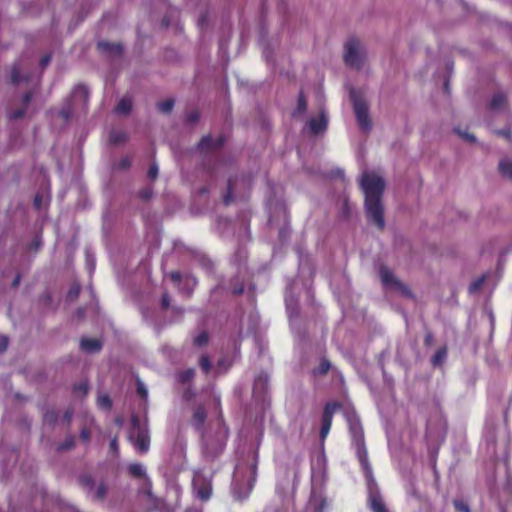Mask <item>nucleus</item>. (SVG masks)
<instances>
[{"instance_id":"1","label":"nucleus","mask_w":512,"mask_h":512,"mask_svg":"<svg viewBox=\"0 0 512 512\" xmlns=\"http://www.w3.org/2000/svg\"><path fill=\"white\" fill-rule=\"evenodd\" d=\"M348 425L352 438V445L355 448L357 458L367 480L369 506L373 512H388L373 477L372 467L369 463L368 453L365 447L364 433L359 418L356 415L349 416Z\"/></svg>"},{"instance_id":"2","label":"nucleus","mask_w":512,"mask_h":512,"mask_svg":"<svg viewBox=\"0 0 512 512\" xmlns=\"http://www.w3.org/2000/svg\"><path fill=\"white\" fill-rule=\"evenodd\" d=\"M386 183L384 178L374 171H364L360 177V187L364 193L365 211L370 222L379 229L385 226L382 196Z\"/></svg>"},{"instance_id":"3","label":"nucleus","mask_w":512,"mask_h":512,"mask_svg":"<svg viewBox=\"0 0 512 512\" xmlns=\"http://www.w3.org/2000/svg\"><path fill=\"white\" fill-rule=\"evenodd\" d=\"M257 456L249 452L235 466L231 492L235 500H245L256 482Z\"/></svg>"},{"instance_id":"4","label":"nucleus","mask_w":512,"mask_h":512,"mask_svg":"<svg viewBox=\"0 0 512 512\" xmlns=\"http://www.w3.org/2000/svg\"><path fill=\"white\" fill-rule=\"evenodd\" d=\"M229 431L223 419L219 417L201 433V453L203 457L212 461L220 456L227 444Z\"/></svg>"},{"instance_id":"5","label":"nucleus","mask_w":512,"mask_h":512,"mask_svg":"<svg viewBox=\"0 0 512 512\" xmlns=\"http://www.w3.org/2000/svg\"><path fill=\"white\" fill-rule=\"evenodd\" d=\"M128 439L138 453L145 454L149 451V428L147 424H141L138 416L136 415L132 416Z\"/></svg>"},{"instance_id":"6","label":"nucleus","mask_w":512,"mask_h":512,"mask_svg":"<svg viewBox=\"0 0 512 512\" xmlns=\"http://www.w3.org/2000/svg\"><path fill=\"white\" fill-rule=\"evenodd\" d=\"M350 98L353 104L356 121L359 127L363 131L369 132L372 128V122L369 116V109L367 103L365 102V100L358 96L354 89L350 91Z\"/></svg>"},{"instance_id":"7","label":"nucleus","mask_w":512,"mask_h":512,"mask_svg":"<svg viewBox=\"0 0 512 512\" xmlns=\"http://www.w3.org/2000/svg\"><path fill=\"white\" fill-rule=\"evenodd\" d=\"M365 57L364 49L360 41L356 38L347 40L344 46V61L347 65L359 69L361 68Z\"/></svg>"},{"instance_id":"8","label":"nucleus","mask_w":512,"mask_h":512,"mask_svg":"<svg viewBox=\"0 0 512 512\" xmlns=\"http://www.w3.org/2000/svg\"><path fill=\"white\" fill-rule=\"evenodd\" d=\"M379 275L381 283L385 289L397 292L407 298L412 297V293L409 288L403 284L387 267L381 266Z\"/></svg>"},{"instance_id":"9","label":"nucleus","mask_w":512,"mask_h":512,"mask_svg":"<svg viewBox=\"0 0 512 512\" xmlns=\"http://www.w3.org/2000/svg\"><path fill=\"white\" fill-rule=\"evenodd\" d=\"M193 488L199 499L206 501L210 498L212 487L210 478H206L202 473H196L193 477Z\"/></svg>"},{"instance_id":"10","label":"nucleus","mask_w":512,"mask_h":512,"mask_svg":"<svg viewBox=\"0 0 512 512\" xmlns=\"http://www.w3.org/2000/svg\"><path fill=\"white\" fill-rule=\"evenodd\" d=\"M338 408L339 405L337 403H328L324 408L320 429V438L322 441L329 434L332 425L333 414Z\"/></svg>"},{"instance_id":"11","label":"nucleus","mask_w":512,"mask_h":512,"mask_svg":"<svg viewBox=\"0 0 512 512\" xmlns=\"http://www.w3.org/2000/svg\"><path fill=\"white\" fill-rule=\"evenodd\" d=\"M250 183L245 178H236V179H230L228 182V191L227 194L224 196L223 201L225 205H229L234 198H237L239 196V188H249Z\"/></svg>"},{"instance_id":"12","label":"nucleus","mask_w":512,"mask_h":512,"mask_svg":"<svg viewBox=\"0 0 512 512\" xmlns=\"http://www.w3.org/2000/svg\"><path fill=\"white\" fill-rule=\"evenodd\" d=\"M74 106H79L84 112L87 110L89 102V90L84 85L74 87L71 95Z\"/></svg>"},{"instance_id":"13","label":"nucleus","mask_w":512,"mask_h":512,"mask_svg":"<svg viewBox=\"0 0 512 512\" xmlns=\"http://www.w3.org/2000/svg\"><path fill=\"white\" fill-rule=\"evenodd\" d=\"M285 304H286V310L287 314L290 320L291 328L294 329V327L297 324V318H298V300L290 293H286L285 295Z\"/></svg>"},{"instance_id":"14","label":"nucleus","mask_w":512,"mask_h":512,"mask_svg":"<svg viewBox=\"0 0 512 512\" xmlns=\"http://www.w3.org/2000/svg\"><path fill=\"white\" fill-rule=\"evenodd\" d=\"M30 80V75L26 71L25 67L20 63L16 62L11 68L10 81L14 85L26 83Z\"/></svg>"},{"instance_id":"15","label":"nucleus","mask_w":512,"mask_h":512,"mask_svg":"<svg viewBox=\"0 0 512 512\" xmlns=\"http://www.w3.org/2000/svg\"><path fill=\"white\" fill-rule=\"evenodd\" d=\"M328 124V115L324 109L320 110L318 118H311L308 127L313 134H319L326 130Z\"/></svg>"},{"instance_id":"16","label":"nucleus","mask_w":512,"mask_h":512,"mask_svg":"<svg viewBox=\"0 0 512 512\" xmlns=\"http://www.w3.org/2000/svg\"><path fill=\"white\" fill-rule=\"evenodd\" d=\"M207 418V412L203 405H198L193 412L192 419H191V425L195 430L202 433L205 428H203V425Z\"/></svg>"},{"instance_id":"17","label":"nucleus","mask_w":512,"mask_h":512,"mask_svg":"<svg viewBox=\"0 0 512 512\" xmlns=\"http://www.w3.org/2000/svg\"><path fill=\"white\" fill-rule=\"evenodd\" d=\"M269 376L266 373H260L253 385V394L257 397H261L267 390Z\"/></svg>"},{"instance_id":"18","label":"nucleus","mask_w":512,"mask_h":512,"mask_svg":"<svg viewBox=\"0 0 512 512\" xmlns=\"http://www.w3.org/2000/svg\"><path fill=\"white\" fill-rule=\"evenodd\" d=\"M32 98H33V94L31 92L26 93L22 98L23 107L18 108L14 111H11L8 114L9 119L10 120H18V119H21L22 117H24V115L26 113V109H27L28 105L30 104Z\"/></svg>"},{"instance_id":"19","label":"nucleus","mask_w":512,"mask_h":512,"mask_svg":"<svg viewBox=\"0 0 512 512\" xmlns=\"http://www.w3.org/2000/svg\"><path fill=\"white\" fill-rule=\"evenodd\" d=\"M98 49L109 55H120L122 52V45L119 43H109L106 41L98 42Z\"/></svg>"},{"instance_id":"20","label":"nucleus","mask_w":512,"mask_h":512,"mask_svg":"<svg viewBox=\"0 0 512 512\" xmlns=\"http://www.w3.org/2000/svg\"><path fill=\"white\" fill-rule=\"evenodd\" d=\"M80 347L87 353L99 352L102 348V343L98 339H87L83 338L80 342Z\"/></svg>"},{"instance_id":"21","label":"nucleus","mask_w":512,"mask_h":512,"mask_svg":"<svg viewBox=\"0 0 512 512\" xmlns=\"http://www.w3.org/2000/svg\"><path fill=\"white\" fill-rule=\"evenodd\" d=\"M197 285V280L195 277L191 275L184 276L182 284L179 286L180 290L184 292L186 295H190Z\"/></svg>"},{"instance_id":"22","label":"nucleus","mask_w":512,"mask_h":512,"mask_svg":"<svg viewBox=\"0 0 512 512\" xmlns=\"http://www.w3.org/2000/svg\"><path fill=\"white\" fill-rule=\"evenodd\" d=\"M128 472L136 478L146 477V468L141 463H132L128 466Z\"/></svg>"},{"instance_id":"23","label":"nucleus","mask_w":512,"mask_h":512,"mask_svg":"<svg viewBox=\"0 0 512 512\" xmlns=\"http://www.w3.org/2000/svg\"><path fill=\"white\" fill-rule=\"evenodd\" d=\"M506 96L502 93H496L491 100V109L495 111L502 110L506 105Z\"/></svg>"},{"instance_id":"24","label":"nucleus","mask_w":512,"mask_h":512,"mask_svg":"<svg viewBox=\"0 0 512 512\" xmlns=\"http://www.w3.org/2000/svg\"><path fill=\"white\" fill-rule=\"evenodd\" d=\"M131 108H132V101L129 98L124 97L119 101V103L115 107V112L117 114L126 115L131 111Z\"/></svg>"},{"instance_id":"25","label":"nucleus","mask_w":512,"mask_h":512,"mask_svg":"<svg viewBox=\"0 0 512 512\" xmlns=\"http://www.w3.org/2000/svg\"><path fill=\"white\" fill-rule=\"evenodd\" d=\"M324 504V500L313 495L309 500L308 507L312 512H323Z\"/></svg>"},{"instance_id":"26","label":"nucleus","mask_w":512,"mask_h":512,"mask_svg":"<svg viewBox=\"0 0 512 512\" xmlns=\"http://www.w3.org/2000/svg\"><path fill=\"white\" fill-rule=\"evenodd\" d=\"M499 170L504 177L512 181V161L508 159L501 160Z\"/></svg>"},{"instance_id":"27","label":"nucleus","mask_w":512,"mask_h":512,"mask_svg":"<svg viewBox=\"0 0 512 512\" xmlns=\"http://www.w3.org/2000/svg\"><path fill=\"white\" fill-rule=\"evenodd\" d=\"M128 136L127 133L123 130H112L110 132V142L114 144H121L127 140Z\"/></svg>"},{"instance_id":"28","label":"nucleus","mask_w":512,"mask_h":512,"mask_svg":"<svg viewBox=\"0 0 512 512\" xmlns=\"http://www.w3.org/2000/svg\"><path fill=\"white\" fill-rule=\"evenodd\" d=\"M331 368V363L327 359H322L319 366L313 370L314 375H323Z\"/></svg>"},{"instance_id":"29","label":"nucleus","mask_w":512,"mask_h":512,"mask_svg":"<svg viewBox=\"0 0 512 512\" xmlns=\"http://www.w3.org/2000/svg\"><path fill=\"white\" fill-rule=\"evenodd\" d=\"M279 208L280 211H282V213L285 215L286 214V207L284 204L282 203H272V202H269L268 203V211H269V215H270V218H269V221L272 222L273 220V217H274V213L276 212V210Z\"/></svg>"},{"instance_id":"30","label":"nucleus","mask_w":512,"mask_h":512,"mask_svg":"<svg viewBox=\"0 0 512 512\" xmlns=\"http://www.w3.org/2000/svg\"><path fill=\"white\" fill-rule=\"evenodd\" d=\"M307 109V102L302 92H300L298 97L297 107L294 111V115L303 114Z\"/></svg>"},{"instance_id":"31","label":"nucleus","mask_w":512,"mask_h":512,"mask_svg":"<svg viewBox=\"0 0 512 512\" xmlns=\"http://www.w3.org/2000/svg\"><path fill=\"white\" fill-rule=\"evenodd\" d=\"M174 101L172 99H166L158 103L157 107L162 113H169L172 111Z\"/></svg>"},{"instance_id":"32","label":"nucleus","mask_w":512,"mask_h":512,"mask_svg":"<svg viewBox=\"0 0 512 512\" xmlns=\"http://www.w3.org/2000/svg\"><path fill=\"white\" fill-rule=\"evenodd\" d=\"M195 375L194 369H187L178 374L177 379L181 383L189 382Z\"/></svg>"},{"instance_id":"33","label":"nucleus","mask_w":512,"mask_h":512,"mask_svg":"<svg viewBox=\"0 0 512 512\" xmlns=\"http://www.w3.org/2000/svg\"><path fill=\"white\" fill-rule=\"evenodd\" d=\"M209 336L208 333L203 331L199 333L193 340L194 345L202 347L208 343Z\"/></svg>"},{"instance_id":"34","label":"nucleus","mask_w":512,"mask_h":512,"mask_svg":"<svg viewBox=\"0 0 512 512\" xmlns=\"http://www.w3.org/2000/svg\"><path fill=\"white\" fill-rule=\"evenodd\" d=\"M97 403H98V406L103 408V409H110L111 408V400L109 398L108 395L104 394V395H100L97 399Z\"/></svg>"},{"instance_id":"35","label":"nucleus","mask_w":512,"mask_h":512,"mask_svg":"<svg viewBox=\"0 0 512 512\" xmlns=\"http://www.w3.org/2000/svg\"><path fill=\"white\" fill-rule=\"evenodd\" d=\"M485 281V275L479 277L478 279H476L475 281H473L470 286H469V292L470 293H476L480 290V288L482 287L483 283Z\"/></svg>"},{"instance_id":"36","label":"nucleus","mask_w":512,"mask_h":512,"mask_svg":"<svg viewBox=\"0 0 512 512\" xmlns=\"http://www.w3.org/2000/svg\"><path fill=\"white\" fill-rule=\"evenodd\" d=\"M446 355H447V353H446V350H445V349H440V350H438V351L435 353V355L433 356V358H432V363H433L434 365H439V364H441V363L445 360Z\"/></svg>"},{"instance_id":"37","label":"nucleus","mask_w":512,"mask_h":512,"mask_svg":"<svg viewBox=\"0 0 512 512\" xmlns=\"http://www.w3.org/2000/svg\"><path fill=\"white\" fill-rule=\"evenodd\" d=\"M230 289L233 294H242L244 291L243 284L240 283L237 279L231 281Z\"/></svg>"},{"instance_id":"38","label":"nucleus","mask_w":512,"mask_h":512,"mask_svg":"<svg viewBox=\"0 0 512 512\" xmlns=\"http://www.w3.org/2000/svg\"><path fill=\"white\" fill-rule=\"evenodd\" d=\"M199 365L205 373H208L211 369V362L209 357L206 355L201 356L199 360Z\"/></svg>"},{"instance_id":"39","label":"nucleus","mask_w":512,"mask_h":512,"mask_svg":"<svg viewBox=\"0 0 512 512\" xmlns=\"http://www.w3.org/2000/svg\"><path fill=\"white\" fill-rule=\"evenodd\" d=\"M106 492L107 487L105 486V484L101 483L100 485L97 486L94 492V498L97 500H102L105 497Z\"/></svg>"},{"instance_id":"40","label":"nucleus","mask_w":512,"mask_h":512,"mask_svg":"<svg viewBox=\"0 0 512 512\" xmlns=\"http://www.w3.org/2000/svg\"><path fill=\"white\" fill-rule=\"evenodd\" d=\"M137 392L143 400H145V401L147 400L148 390H147L145 384L140 380H137Z\"/></svg>"},{"instance_id":"41","label":"nucleus","mask_w":512,"mask_h":512,"mask_svg":"<svg viewBox=\"0 0 512 512\" xmlns=\"http://www.w3.org/2000/svg\"><path fill=\"white\" fill-rule=\"evenodd\" d=\"M75 444V439L73 436H69L65 439L63 443L58 446V450H68L71 449Z\"/></svg>"},{"instance_id":"42","label":"nucleus","mask_w":512,"mask_h":512,"mask_svg":"<svg viewBox=\"0 0 512 512\" xmlns=\"http://www.w3.org/2000/svg\"><path fill=\"white\" fill-rule=\"evenodd\" d=\"M159 168L157 163H152L148 169L147 176L151 180H155L158 176Z\"/></svg>"},{"instance_id":"43","label":"nucleus","mask_w":512,"mask_h":512,"mask_svg":"<svg viewBox=\"0 0 512 512\" xmlns=\"http://www.w3.org/2000/svg\"><path fill=\"white\" fill-rule=\"evenodd\" d=\"M131 165V159L127 156L123 157L120 159V161L118 162V164L116 165V169L118 170H126L130 167Z\"/></svg>"},{"instance_id":"44","label":"nucleus","mask_w":512,"mask_h":512,"mask_svg":"<svg viewBox=\"0 0 512 512\" xmlns=\"http://www.w3.org/2000/svg\"><path fill=\"white\" fill-rule=\"evenodd\" d=\"M453 504L459 512H471L469 506L461 500H454Z\"/></svg>"},{"instance_id":"45","label":"nucleus","mask_w":512,"mask_h":512,"mask_svg":"<svg viewBox=\"0 0 512 512\" xmlns=\"http://www.w3.org/2000/svg\"><path fill=\"white\" fill-rule=\"evenodd\" d=\"M74 392L77 394L85 395L88 392L87 382H81L74 387Z\"/></svg>"},{"instance_id":"46","label":"nucleus","mask_w":512,"mask_h":512,"mask_svg":"<svg viewBox=\"0 0 512 512\" xmlns=\"http://www.w3.org/2000/svg\"><path fill=\"white\" fill-rule=\"evenodd\" d=\"M455 131L466 141L470 143L476 142V138L473 134H470L467 131H460L459 129H456Z\"/></svg>"},{"instance_id":"47","label":"nucleus","mask_w":512,"mask_h":512,"mask_svg":"<svg viewBox=\"0 0 512 512\" xmlns=\"http://www.w3.org/2000/svg\"><path fill=\"white\" fill-rule=\"evenodd\" d=\"M211 145H212V139L209 136H205L199 142L198 147L201 150H205V149H208Z\"/></svg>"},{"instance_id":"48","label":"nucleus","mask_w":512,"mask_h":512,"mask_svg":"<svg viewBox=\"0 0 512 512\" xmlns=\"http://www.w3.org/2000/svg\"><path fill=\"white\" fill-rule=\"evenodd\" d=\"M153 195V190L150 187L144 188L139 192V197L145 201L149 200Z\"/></svg>"},{"instance_id":"49","label":"nucleus","mask_w":512,"mask_h":512,"mask_svg":"<svg viewBox=\"0 0 512 512\" xmlns=\"http://www.w3.org/2000/svg\"><path fill=\"white\" fill-rule=\"evenodd\" d=\"M110 450L112 453H114L116 456L119 454V444H118V437L115 436L110 441Z\"/></svg>"},{"instance_id":"50","label":"nucleus","mask_w":512,"mask_h":512,"mask_svg":"<svg viewBox=\"0 0 512 512\" xmlns=\"http://www.w3.org/2000/svg\"><path fill=\"white\" fill-rule=\"evenodd\" d=\"M170 278L178 286H180L182 284V281L184 279V277L179 272H171L170 273Z\"/></svg>"},{"instance_id":"51","label":"nucleus","mask_w":512,"mask_h":512,"mask_svg":"<svg viewBox=\"0 0 512 512\" xmlns=\"http://www.w3.org/2000/svg\"><path fill=\"white\" fill-rule=\"evenodd\" d=\"M57 418V414L54 412V411H47L45 414H44V421L46 423H53Z\"/></svg>"},{"instance_id":"52","label":"nucleus","mask_w":512,"mask_h":512,"mask_svg":"<svg viewBox=\"0 0 512 512\" xmlns=\"http://www.w3.org/2000/svg\"><path fill=\"white\" fill-rule=\"evenodd\" d=\"M59 114L64 120H68L72 115V107L63 108Z\"/></svg>"},{"instance_id":"53","label":"nucleus","mask_w":512,"mask_h":512,"mask_svg":"<svg viewBox=\"0 0 512 512\" xmlns=\"http://www.w3.org/2000/svg\"><path fill=\"white\" fill-rule=\"evenodd\" d=\"M79 293H80V287L78 285H75V286L71 287V289L69 290L68 296L70 298L74 299V298L78 297Z\"/></svg>"},{"instance_id":"54","label":"nucleus","mask_w":512,"mask_h":512,"mask_svg":"<svg viewBox=\"0 0 512 512\" xmlns=\"http://www.w3.org/2000/svg\"><path fill=\"white\" fill-rule=\"evenodd\" d=\"M80 437H81V439L84 442H89L90 441V437H91V433H90V431L88 429L84 428V429L81 430Z\"/></svg>"},{"instance_id":"55","label":"nucleus","mask_w":512,"mask_h":512,"mask_svg":"<svg viewBox=\"0 0 512 512\" xmlns=\"http://www.w3.org/2000/svg\"><path fill=\"white\" fill-rule=\"evenodd\" d=\"M8 347V338L6 336H0V353L4 352Z\"/></svg>"},{"instance_id":"56","label":"nucleus","mask_w":512,"mask_h":512,"mask_svg":"<svg viewBox=\"0 0 512 512\" xmlns=\"http://www.w3.org/2000/svg\"><path fill=\"white\" fill-rule=\"evenodd\" d=\"M86 256H87V264H88L90 270L94 269V265H95L94 257L88 251L86 252Z\"/></svg>"},{"instance_id":"57","label":"nucleus","mask_w":512,"mask_h":512,"mask_svg":"<svg viewBox=\"0 0 512 512\" xmlns=\"http://www.w3.org/2000/svg\"><path fill=\"white\" fill-rule=\"evenodd\" d=\"M199 119V114L197 112H192L187 116V120L190 123H196Z\"/></svg>"},{"instance_id":"58","label":"nucleus","mask_w":512,"mask_h":512,"mask_svg":"<svg viewBox=\"0 0 512 512\" xmlns=\"http://www.w3.org/2000/svg\"><path fill=\"white\" fill-rule=\"evenodd\" d=\"M161 305L163 308H168L170 305V297L168 294H164L161 299Z\"/></svg>"},{"instance_id":"59","label":"nucleus","mask_w":512,"mask_h":512,"mask_svg":"<svg viewBox=\"0 0 512 512\" xmlns=\"http://www.w3.org/2000/svg\"><path fill=\"white\" fill-rule=\"evenodd\" d=\"M50 61H51L50 55H45L44 57L41 58L40 65L42 67H45V66H47L49 64Z\"/></svg>"},{"instance_id":"60","label":"nucleus","mask_w":512,"mask_h":512,"mask_svg":"<svg viewBox=\"0 0 512 512\" xmlns=\"http://www.w3.org/2000/svg\"><path fill=\"white\" fill-rule=\"evenodd\" d=\"M41 202H42L41 196L40 195H36L35 198H34V205L37 208H40Z\"/></svg>"},{"instance_id":"61","label":"nucleus","mask_w":512,"mask_h":512,"mask_svg":"<svg viewBox=\"0 0 512 512\" xmlns=\"http://www.w3.org/2000/svg\"><path fill=\"white\" fill-rule=\"evenodd\" d=\"M499 134L505 136L507 139H510L511 138V131L510 130H507V131H500Z\"/></svg>"},{"instance_id":"62","label":"nucleus","mask_w":512,"mask_h":512,"mask_svg":"<svg viewBox=\"0 0 512 512\" xmlns=\"http://www.w3.org/2000/svg\"><path fill=\"white\" fill-rule=\"evenodd\" d=\"M72 418V411H66L65 412V419L69 422Z\"/></svg>"},{"instance_id":"63","label":"nucleus","mask_w":512,"mask_h":512,"mask_svg":"<svg viewBox=\"0 0 512 512\" xmlns=\"http://www.w3.org/2000/svg\"><path fill=\"white\" fill-rule=\"evenodd\" d=\"M19 282H20V276H19V275H17V276L15 277V279L13 280L12 285H13L14 287H16V286L19 284Z\"/></svg>"},{"instance_id":"64","label":"nucleus","mask_w":512,"mask_h":512,"mask_svg":"<svg viewBox=\"0 0 512 512\" xmlns=\"http://www.w3.org/2000/svg\"><path fill=\"white\" fill-rule=\"evenodd\" d=\"M432 339H433V336H432V334H430V333H429V334H427V335H426V337H425V341H426V343H430V342L432 341Z\"/></svg>"}]
</instances>
